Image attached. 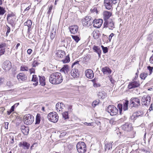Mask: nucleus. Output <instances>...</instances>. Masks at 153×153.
<instances>
[{
    "label": "nucleus",
    "instance_id": "nucleus-47",
    "mask_svg": "<svg viewBox=\"0 0 153 153\" xmlns=\"http://www.w3.org/2000/svg\"><path fill=\"white\" fill-rule=\"evenodd\" d=\"M147 69L149 70V75H151L153 69V67L150 66H148L147 67Z\"/></svg>",
    "mask_w": 153,
    "mask_h": 153
},
{
    "label": "nucleus",
    "instance_id": "nucleus-10",
    "mask_svg": "<svg viewBox=\"0 0 153 153\" xmlns=\"http://www.w3.org/2000/svg\"><path fill=\"white\" fill-rule=\"evenodd\" d=\"M140 85V83L137 81H133L130 82L128 86V88L130 89L138 87Z\"/></svg>",
    "mask_w": 153,
    "mask_h": 153
},
{
    "label": "nucleus",
    "instance_id": "nucleus-5",
    "mask_svg": "<svg viewBox=\"0 0 153 153\" xmlns=\"http://www.w3.org/2000/svg\"><path fill=\"white\" fill-rule=\"evenodd\" d=\"M47 117L49 121L54 123H56L59 120L58 114L55 112H52L48 114Z\"/></svg>",
    "mask_w": 153,
    "mask_h": 153
},
{
    "label": "nucleus",
    "instance_id": "nucleus-33",
    "mask_svg": "<svg viewBox=\"0 0 153 153\" xmlns=\"http://www.w3.org/2000/svg\"><path fill=\"white\" fill-rule=\"evenodd\" d=\"M128 101L127 100H125V102L123 103V110L124 111H125L128 109Z\"/></svg>",
    "mask_w": 153,
    "mask_h": 153
},
{
    "label": "nucleus",
    "instance_id": "nucleus-11",
    "mask_svg": "<svg viewBox=\"0 0 153 153\" xmlns=\"http://www.w3.org/2000/svg\"><path fill=\"white\" fill-rule=\"evenodd\" d=\"M103 20L102 19H95L94 20L93 23H94L93 26L95 27L99 28L101 26Z\"/></svg>",
    "mask_w": 153,
    "mask_h": 153
},
{
    "label": "nucleus",
    "instance_id": "nucleus-37",
    "mask_svg": "<svg viewBox=\"0 0 153 153\" xmlns=\"http://www.w3.org/2000/svg\"><path fill=\"white\" fill-rule=\"evenodd\" d=\"M15 21V18H13L10 20H8V22L9 24L11 25V26L13 27L15 26V23L14 22Z\"/></svg>",
    "mask_w": 153,
    "mask_h": 153
},
{
    "label": "nucleus",
    "instance_id": "nucleus-25",
    "mask_svg": "<svg viewBox=\"0 0 153 153\" xmlns=\"http://www.w3.org/2000/svg\"><path fill=\"white\" fill-rule=\"evenodd\" d=\"M39 81L40 85L43 86H44L45 85V78L44 76H39Z\"/></svg>",
    "mask_w": 153,
    "mask_h": 153
},
{
    "label": "nucleus",
    "instance_id": "nucleus-31",
    "mask_svg": "<svg viewBox=\"0 0 153 153\" xmlns=\"http://www.w3.org/2000/svg\"><path fill=\"white\" fill-rule=\"evenodd\" d=\"M137 118V115L136 114H134V113L130 117V120L132 122H134Z\"/></svg>",
    "mask_w": 153,
    "mask_h": 153
},
{
    "label": "nucleus",
    "instance_id": "nucleus-44",
    "mask_svg": "<svg viewBox=\"0 0 153 153\" xmlns=\"http://www.w3.org/2000/svg\"><path fill=\"white\" fill-rule=\"evenodd\" d=\"M117 107L119 110V113L121 114L123 109V105L122 104H119L117 105Z\"/></svg>",
    "mask_w": 153,
    "mask_h": 153
},
{
    "label": "nucleus",
    "instance_id": "nucleus-51",
    "mask_svg": "<svg viewBox=\"0 0 153 153\" xmlns=\"http://www.w3.org/2000/svg\"><path fill=\"white\" fill-rule=\"evenodd\" d=\"M10 143L12 144H13L14 143V137L13 136H10Z\"/></svg>",
    "mask_w": 153,
    "mask_h": 153
},
{
    "label": "nucleus",
    "instance_id": "nucleus-56",
    "mask_svg": "<svg viewBox=\"0 0 153 153\" xmlns=\"http://www.w3.org/2000/svg\"><path fill=\"white\" fill-rule=\"evenodd\" d=\"M99 103V101H94L92 103V105L93 107H94L96 105H97Z\"/></svg>",
    "mask_w": 153,
    "mask_h": 153
},
{
    "label": "nucleus",
    "instance_id": "nucleus-64",
    "mask_svg": "<svg viewBox=\"0 0 153 153\" xmlns=\"http://www.w3.org/2000/svg\"><path fill=\"white\" fill-rule=\"evenodd\" d=\"M4 125L5 128L6 129H7L8 128V125H9V123L8 122H5L4 123Z\"/></svg>",
    "mask_w": 153,
    "mask_h": 153
},
{
    "label": "nucleus",
    "instance_id": "nucleus-58",
    "mask_svg": "<svg viewBox=\"0 0 153 153\" xmlns=\"http://www.w3.org/2000/svg\"><path fill=\"white\" fill-rule=\"evenodd\" d=\"M39 64V63L37 62L34 61L33 63V67H35L36 66H37Z\"/></svg>",
    "mask_w": 153,
    "mask_h": 153
},
{
    "label": "nucleus",
    "instance_id": "nucleus-49",
    "mask_svg": "<svg viewBox=\"0 0 153 153\" xmlns=\"http://www.w3.org/2000/svg\"><path fill=\"white\" fill-rule=\"evenodd\" d=\"M21 69L22 71H27L28 70V68L27 67L24 66L21 67Z\"/></svg>",
    "mask_w": 153,
    "mask_h": 153
},
{
    "label": "nucleus",
    "instance_id": "nucleus-1",
    "mask_svg": "<svg viewBox=\"0 0 153 153\" xmlns=\"http://www.w3.org/2000/svg\"><path fill=\"white\" fill-rule=\"evenodd\" d=\"M49 81L53 84H59L61 83L63 81L62 76L60 73H53L50 75Z\"/></svg>",
    "mask_w": 153,
    "mask_h": 153
},
{
    "label": "nucleus",
    "instance_id": "nucleus-17",
    "mask_svg": "<svg viewBox=\"0 0 153 153\" xmlns=\"http://www.w3.org/2000/svg\"><path fill=\"white\" fill-rule=\"evenodd\" d=\"M56 55L59 58H63L65 56V52L61 50H59L56 51Z\"/></svg>",
    "mask_w": 153,
    "mask_h": 153
},
{
    "label": "nucleus",
    "instance_id": "nucleus-16",
    "mask_svg": "<svg viewBox=\"0 0 153 153\" xmlns=\"http://www.w3.org/2000/svg\"><path fill=\"white\" fill-rule=\"evenodd\" d=\"M69 28L71 33L74 34L77 32L78 27L76 25H74L70 26Z\"/></svg>",
    "mask_w": 153,
    "mask_h": 153
},
{
    "label": "nucleus",
    "instance_id": "nucleus-21",
    "mask_svg": "<svg viewBox=\"0 0 153 153\" xmlns=\"http://www.w3.org/2000/svg\"><path fill=\"white\" fill-rule=\"evenodd\" d=\"M69 68L68 65H64L63 67L60 70V72H64L65 74H68L69 71Z\"/></svg>",
    "mask_w": 153,
    "mask_h": 153
},
{
    "label": "nucleus",
    "instance_id": "nucleus-12",
    "mask_svg": "<svg viewBox=\"0 0 153 153\" xmlns=\"http://www.w3.org/2000/svg\"><path fill=\"white\" fill-rule=\"evenodd\" d=\"M122 129L125 131H129L131 130L133 128L131 124L126 123L122 126Z\"/></svg>",
    "mask_w": 153,
    "mask_h": 153
},
{
    "label": "nucleus",
    "instance_id": "nucleus-38",
    "mask_svg": "<svg viewBox=\"0 0 153 153\" xmlns=\"http://www.w3.org/2000/svg\"><path fill=\"white\" fill-rule=\"evenodd\" d=\"M56 108L57 111H60L61 109L62 111V107L61 106V105H60V103L59 102H58L56 104Z\"/></svg>",
    "mask_w": 153,
    "mask_h": 153
},
{
    "label": "nucleus",
    "instance_id": "nucleus-19",
    "mask_svg": "<svg viewBox=\"0 0 153 153\" xmlns=\"http://www.w3.org/2000/svg\"><path fill=\"white\" fill-rule=\"evenodd\" d=\"M112 13L107 11H104L103 13V19L104 21L107 20L111 16Z\"/></svg>",
    "mask_w": 153,
    "mask_h": 153
},
{
    "label": "nucleus",
    "instance_id": "nucleus-2",
    "mask_svg": "<svg viewBox=\"0 0 153 153\" xmlns=\"http://www.w3.org/2000/svg\"><path fill=\"white\" fill-rule=\"evenodd\" d=\"M78 61L75 62L72 64L71 66L72 69L71 72V75L74 78L78 77L79 76V70L76 68L75 67L74 68L75 65L78 64Z\"/></svg>",
    "mask_w": 153,
    "mask_h": 153
},
{
    "label": "nucleus",
    "instance_id": "nucleus-39",
    "mask_svg": "<svg viewBox=\"0 0 153 153\" xmlns=\"http://www.w3.org/2000/svg\"><path fill=\"white\" fill-rule=\"evenodd\" d=\"M112 148L111 145L110 143H105V151L107 149L109 150L111 148Z\"/></svg>",
    "mask_w": 153,
    "mask_h": 153
},
{
    "label": "nucleus",
    "instance_id": "nucleus-46",
    "mask_svg": "<svg viewBox=\"0 0 153 153\" xmlns=\"http://www.w3.org/2000/svg\"><path fill=\"white\" fill-rule=\"evenodd\" d=\"M134 113L136 114L137 115V117H138L140 116H141V115L143 114V113L141 111H137Z\"/></svg>",
    "mask_w": 153,
    "mask_h": 153
},
{
    "label": "nucleus",
    "instance_id": "nucleus-9",
    "mask_svg": "<svg viewBox=\"0 0 153 153\" xmlns=\"http://www.w3.org/2000/svg\"><path fill=\"white\" fill-rule=\"evenodd\" d=\"M130 102L133 104V107L137 108L140 105V99L137 97H134L131 98L130 100Z\"/></svg>",
    "mask_w": 153,
    "mask_h": 153
},
{
    "label": "nucleus",
    "instance_id": "nucleus-36",
    "mask_svg": "<svg viewBox=\"0 0 153 153\" xmlns=\"http://www.w3.org/2000/svg\"><path fill=\"white\" fill-rule=\"evenodd\" d=\"M148 75L147 73L143 72L141 73L140 75V77L141 79H145Z\"/></svg>",
    "mask_w": 153,
    "mask_h": 153
},
{
    "label": "nucleus",
    "instance_id": "nucleus-3",
    "mask_svg": "<svg viewBox=\"0 0 153 153\" xmlns=\"http://www.w3.org/2000/svg\"><path fill=\"white\" fill-rule=\"evenodd\" d=\"M77 150L79 153H85L86 151V146L85 143L83 142H78L76 145Z\"/></svg>",
    "mask_w": 153,
    "mask_h": 153
},
{
    "label": "nucleus",
    "instance_id": "nucleus-15",
    "mask_svg": "<svg viewBox=\"0 0 153 153\" xmlns=\"http://www.w3.org/2000/svg\"><path fill=\"white\" fill-rule=\"evenodd\" d=\"M11 63L10 61H5L4 63V68L6 71H8L11 69Z\"/></svg>",
    "mask_w": 153,
    "mask_h": 153
},
{
    "label": "nucleus",
    "instance_id": "nucleus-45",
    "mask_svg": "<svg viewBox=\"0 0 153 153\" xmlns=\"http://www.w3.org/2000/svg\"><path fill=\"white\" fill-rule=\"evenodd\" d=\"M6 12L4 8L0 7V15H3Z\"/></svg>",
    "mask_w": 153,
    "mask_h": 153
},
{
    "label": "nucleus",
    "instance_id": "nucleus-57",
    "mask_svg": "<svg viewBox=\"0 0 153 153\" xmlns=\"http://www.w3.org/2000/svg\"><path fill=\"white\" fill-rule=\"evenodd\" d=\"M105 22L104 24V27H108V20L105 21Z\"/></svg>",
    "mask_w": 153,
    "mask_h": 153
},
{
    "label": "nucleus",
    "instance_id": "nucleus-14",
    "mask_svg": "<svg viewBox=\"0 0 153 153\" xmlns=\"http://www.w3.org/2000/svg\"><path fill=\"white\" fill-rule=\"evenodd\" d=\"M85 75L86 77L91 79L94 77V74L93 71L90 69L87 70L85 72Z\"/></svg>",
    "mask_w": 153,
    "mask_h": 153
},
{
    "label": "nucleus",
    "instance_id": "nucleus-43",
    "mask_svg": "<svg viewBox=\"0 0 153 153\" xmlns=\"http://www.w3.org/2000/svg\"><path fill=\"white\" fill-rule=\"evenodd\" d=\"M63 117L65 119H66L68 118V113L67 111H65L63 112L62 114Z\"/></svg>",
    "mask_w": 153,
    "mask_h": 153
},
{
    "label": "nucleus",
    "instance_id": "nucleus-53",
    "mask_svg": "<svg viewBox=\"0 0 153 153\" xmlns=\"http://www.w3.org/2000/svg\"><path fill=\"white\" fill-rule=\"evenodd\" d=\"M101 47L102 48V49L103 50V52L104 53H106L108 51V48L105 47H104L102 45Z\"/></svg>",
    "mask_w": 153,
    "mask_h": 153
},
{
    "label": "nucleus",
    "instance_id": "nucleus-13",
    "mask_svg": "<svg viewBox=\"0 0 153 153\" xmlns=\"http://www.w3.org/2000/svg\"><path fill=\"white\" fill-rule=\"evenodd\" d=\"M104 4L107 9L110 10L112 7V0H104Z\"/></svg>",
    "mask_w": 153,
    "mask_h": 153
},
{
    "label": "nucleus",
    "instance_id": "nucleus-35",
    "mask_svg": "<svg viewBox=\"0 0 153 153\" xmlns=\"http://www.w3.org/2000/svg\"><path fill=\"white\" fill-rule=\"evenodd\" d=\"M70 61V58L69 55H67L65 56V59L62 60V62L63 63H66L69 62Z\"/></svg>",
    "mask_w": 153,
    "mask_h": 153
},
{
    "label": "nucleus",
    "instance_id": "nucleus-60",
    "mask_svg": "<svg viewBox=\"0 0 153 153\" xmlns=\"http://www.w3.org/2000/svg\"><path fill=\"white\" fill-rule=\"evenodd\" d=\"M94 87L97 88L98 87H99L100 86V84L98 83H94Z\"/></svg>",
    "mask_w": 153,
    "mask_h": 153
},
{
    "label": "nucleus",
    "instance_id": "nucleus-18",
    "mask_svg": "<svg viewBox=\"0 0 153 153\" xmlns=\"http://www.w3.org/2000/svg\"><path fill=\"white\" fill-rule=\"evenodd\" d=\"M6 44L4 43H2L0 44V56L4 54L5 53V48Z\"/></svg>",
    "mask_w": 153,
    "mask_h": 153
},
{
    "label": "nucleus",
    "instance_id": "nucleus-24",
    "mask_svg": "<svg viewBox=\"0 0 153 153\" xmlns=\"http://www.w3.org/2000/svg\"><path fill=\"white\" fill-rule=\"evenodd\" d=\"M94 52L98 53L99 56H100L101 54V51L100 47L96 45H94L92 48Z\"/></svg>",
    "mask_w": 153,
    "mask_h": 153
},
{
    "label": "nucleus",
    "instance_id": "nucleus-63",
    "mask_svg": "<svg viewBox=\"0 0 153 153\" xmlns=\"http://www.w3.org/2000/svg\"><path fill=\"white\" fill-rule=\"evenodd\" d=\"M13 16V15L12 14H9L7 15V21H8V19L9 17H11Z\"/></svg>",
    "mask_w": 153,
    "mask_h": 153
},
{
    "label": "nucleus",
    "instance_id": "nucleus-54",
    "mask_svg": "<svg viewBox=\"0 0 153 153\" xmlns=\"http://www.w3.org/2000/svg\"><path fill=\"white\" fill-rule=\"evenodd\" d=\"M109 79L111 83L113 84L114 85V84L115 81L111 77V76H108Z\"/></svg>",
    "mask_w": 153,
    "mask_h": 153
},
{
    "label": "nucleus",
    "instance_id": "nucleus-50",
    "mask_svg": "<svg viewBox=\"0 0 153 153\" xmlns=\"http://www.w3.org/2000/svg\"><path fill=\"white\" fill-rule=\"evenodd\" d=\"M13 85H12L11 81H8L7 82L6 86H8L9 88H10Z\"/></svg>",
    "mask_w": 153,
    "mask_h": 153
},
{
    "label": "nucleus",
    "instance_id": "nucleus-41",
    "mask_svg": "<svg viewBox=\"0 0 153 153\" xmlns=\"http://www.w3.org/2000/svg\"><path fill=\"white\" fill-rule=\"evenodd\" d=\"M56 35V31L54 30H52L51 33L50 38L51 39H53L55 37Z\"/></svg>",
    "mask_w": 153,
    "mask_h": 153
},
{
    "label": "nucleus",
    "instance_id": "nucleus-20",
    "mask_svg": "<svg viewBox=\"0 0 153 153\" xmlns=\"http://www.w3.org/2000/svg\"><path fill=\"white\" fill-rule=\"evenodd\" d=\"M17 78L19 81H25L27 79V77L26 75L22 73L19 74L17 76Z\"/></svg>",
    "mask_w": 153,
    "mask_h": 153
},
{
    "label": "nucleus",
    "instance_id": "nucleus-34",
    "mask_svg": "<svg viewBox=\"0 0 153 153\" xmlns=\"http://www.w3.org/2000/svg\"><path fill=\"white\" fill-rule=\"evenodd\" d=\"M108 28L109 29L112 30L113 28L114 27V23L113 22L112 20L108 22Z\"/></svg>",
    "mask_w": 153,
    "mask_h": 153
},
{
    "label": "nucleus",
    "instance_id": "nucleus-32",
    "mask_svg": "<svg viewBox=\"0 0 153 153\" xmlns=\"http://www.w3.org/2000/svg\"><path fill=\"white\" fill-rule=\"evenodd\" d=\"M41 118L40 114H37L36 117L35 124H38L40 123Z\"/></svg>",
    "mask_w": 153,
    "mask_h": 153
},
{
    "label": "nucleus",
    "instance_id": "nucleus-27",
    "mask_svg": "<svg viewBox=\"0 0 153 153\" xmlns=\"http://www.w3.org/2000/svg\"><path fill=\"white\" fill-rule=\"evenodd\" d=\"M93 37L95 39H98L100 36V32L98 30L94 31L93 33Z\"/></svg>",
    "mask_w": 153,
    "mask_h": 153
},
{
    "label": "nucleus",
    "instance_id": "nucleus-59",
    "mask_svg": "<svg viewBox=\"0 0 153 153\" xmlns=\"http://www.w3.org/2000/svg\"><path fill=\"white\" fill-rule=\"evenodd\" d=\"M68 110L69 111L71 112L72 109V106L71 105H68Z\"/></svg>",
    "mask_w": 153,
    "mask_h": 153
},
{
    "label": "nucleus",
    "instance_id": "nucleus-28",
    "mask_svg": "<svg viewBox=\"0 0 153 153\" xmlns=\"http://www.w3.org/2000/svg\"><path fill=\"white\" fill-rule=\"evenodd\" d=\"M25 26H27L28 27V31L30 30L31 26L32 24V22L30 20H27V21L24 23Z\"/></svg>",
    "mask_w": 153,
    "mask_h": 153
},
{
    "label": "nucleus",
    "instance_id": "nucleus-40",
    "mask_svg": "<svg viewBox=\"0 0 153 153\" xmlns=\"http://www.w3.org/2000/svg\"><path fill=\"white\" fill-rule=\"evenodd\" d=\"M71 36L76 42H78L80 39L79 36H77L71 35Z\"/></svg>",
    "mask_w": 153,
    "mask_h": 153
},
{
    "label": "nucleus",
    "instance_id": "nucleus-7",
    "mask_svg": "<svg viewBox=\"0 0 153 153\" xmlns=\"http://www.w3.org/2000/svg\"><path fill=\"white\" fill-rule=\"evenodd\" d=\"M94 22V20L90 16H86L82 21V24L84 26H89L92 25Z\"/></svg>",
    "mask_w": 153,
    "mask_h": 153
},
{
    "label": "nucleus",
    "instance_id": "nucleus-42",
    "mask_svg": "<svg viewBox=\"0 0 153 153\" xmlns=\"http://www.w3.org/2000/svg\"><path fill=\"white\" fill-rule=\"evenodd\" d=\"M48 47L46 46L45 42L44 41L42 47L43 50L45 51H48Z\"/></svg>",
    "mask_w": 153,
    "mask_h": 153
},
{
    "label": "nucleus",
    "instance_id": "nucleus-48",
    "mask_svg": "<svg viewBox=\"0 0 153 153\" xmlns=\"http://www.w3.org/2000/svg\"><path fill=\"white\" fill-rule=\"evenodd\" d=\"M7 31L6 34V36H7L9 33L10 32V28L7 25H6Z\"/></svg>",
    "mask_w": 153,
    "mask_h": 153
},
{
    "label": "nucleus",
    "instance_id": "nucleus-6",
    "mask_svg": "<svg viewBox=\"0 0 153 153\" xmlns=\"http://www.w3.org/2000/svg\"><path fill=\"white\" fill-rule=\"evenodd\" d=\"M107 111L111 116L117 115L118 112V109L114 105H109L107 108Z\"/></svg>",
    "mask_w": 153,
    "mask_h": 153
},
{
    "label": "nucleus",
    "instance_id": "nucleus-23",
    "mask_svg": "<svg viewBox=\"0 0 153 153\" xmlns=\"http://www.w3.org/2000/svg\"><path fill=\"white\" fill-rule=\"evenodd\" d=\"M21 129L24 135H27L28 134L29 129L28 127H26L25 126H22L21 127Z\"/></svg>",
    "mask_w": 153,
    "mask_h": 153
},
{
    "label": "nucleus",
    "instance_id": "nucleus-22",
    "mask_svg": "<svg viewBox=\"0 0 153 153\" xmlns=\"http://www.w3.org/2000/svg\"><path fill=\"white\" fill-rule=\"evenodd\" d=\"M102 71L104 74H109L111 72V69L107 67L102 68Z\"/></svg>",
    "mask_w": 153,
    "mask_h": 153
},
{
    "label": "nucleus",
    "instance_id": "nucleus-61",
    "mask_svg": "<svg viewBox=\"0 0 153 153\" xmlns=\"http://www.w3.org/2000/svg\"><path fill=\"white\" fill-rule=\"evenodd\" d=\"M32 50L31 49H29L27 50V53L28 54L30 55L32 52Z\"/></svg>",
    "mask_w": 153,
    "mask_h": 153
},
{
    "label": "nucleus",
    "instance_id": "nucleus-62",
    "mask_svg": "<svg viewBox=\"0 0 153 153\" xmlns=\"http://www.w3.org/2000/svg\"><path fill=\"white\" fill-rule=\"evenodd\" d=\"M31 7V5L28 6L27 7L25 10L24 12H26V11L28 10Z\"/></svg>",
    "mask_w": 153,
    "mask_h": 153
},
{
    "label": "nucleus",
    "instance_id": "nucleus-29",
    "mask_svg": "<svg viewBox=\"0 0 153 153\" xmlns=\"http://www.w3.org/2000/svg\"><path fill=\"white\" fill-rule=\"evenodd\" d=\"M31 81L34 82H36V83L33 84L34 85L36 86L38 84V80L36 75H33V77Z\"/></svg>",
    "mask_w": 153,
    "mask_h": 153
},
{
    "label": "nucleus",
    "instance_id": "nucleus-55",
    "mask_svg": "<svg viewBox=\"0 0 153 153\" xmlns=\"http://www.w3.org/2000/svg\"><path fill=\"white\" fill-rule=\"evenodd\" d=\"M91 12H92V13H94V12H95L96 13H97V8H96L95 7H93L91 9Z\"/></svg>",
    "mask_w": 153,
    "mask_h": 153
},
{
    "label": "nucleus",
    "instance_id": "nucleus-30",
    "mask_svg": "<svg viewBox=\"0 0 153 153\" xmlns=\"http://www.w3.org/2000/svg\"><path fill=\"white\" fill-rule=\"evenodd\" d=\"M22 146L23 148L25 149H29L30 146V144L26 141H23L22 142Z\"/></svg>",
    "mask_w": 153,
    "mask_h": 153
},
{
    "label": "nucleus",
    "instance_id": "nucleus-52",
    "mask_svg": "<svg viewBox=\"0 0 153 153\" xmlns=\"http://www.w3.org/2000/svg\"><path fill=\"white\" fill-rule=\"evenodd\" d=\"M53 6L52 5H51L49 8L47 12V13L48 15V16L50 15L51 13V11L53 8Z\"/></svg>",
    "mask_w": 153,
    "mask_h": 153
},
{
    "label": "nucleus",
    "instance_id": "nucleus-26",
    "mask_svg": "<svg viewBox=\"0 0 153 153\" xmlns=\"http://www.w3.org/2000/svg\"><path fill=\"white\" fill-rule=\"evenodd\" d=\"M106 94L104 91L99 92L98 94V96L99 98L103 99L105 97Z\"/></svg>",
    "mask_w": 153,
    "mask_h": 153
},
{
    "label": "nucleus",
    "instance_id": "nucleus-4",
    "mask_svg": "<svg viewBox=\"0 0 153 153\" xmlns=\"http://www.w3.org/2000/svg\"><path fill=\"white\" fill-rule=\"evenodd\" d=\"M34 120V117L30 114H25L23 117V120L24 123L28 125L32 124Z\"/></svg>",
    "mask_w": 153,
    "mask_h": 153
},
{
    "label": "nucleus",
    "instance_id": "nucleus-8",
    "mask_svg": "<svg viewBox=\"0 0 153 153\" xmlns=\"http://www.w3.org/2000/svg\"><path fill=\"white\" fill-rule=\"evenodd\" d=\"M151 99L150 96L148 95L143 96L141 100L142 105L146 106L150 104Z\"/></svg>",
    "mask_w": 153,
    "mask_h": 153
}]
</instances>
